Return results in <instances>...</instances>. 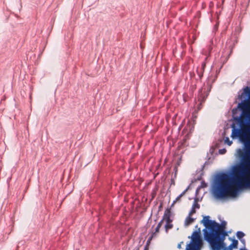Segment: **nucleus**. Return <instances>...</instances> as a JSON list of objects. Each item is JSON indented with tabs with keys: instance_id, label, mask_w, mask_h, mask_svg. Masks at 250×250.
Returning a JSON list of instances; mask_svg holds the SVG:
<instances>
[{
	"instance_id": "nucleus-1",
	"label": "nucleus",
	"mask_w": 250,
	"mask_h": 250,
	"mask_svg": "<svg viewBox=\"0 0 250 250\" xmlns=\"http://www.w3.org/2000/svg\"><path fill=\"white\" fill-rule=\"evenodd\" d=\"M232 112L231 137L239 138L244 147L236 151L240 163L232 167V176L226 173L218 176L213 191L218 199L235 197L239 190L250 187V104H238Z\"/></svg>"
},
{
	"instance_id": "nucleus-16",
	"label": "nucleus",
	"mask_w": 250,
	"mask_h": 250,
	"mask_svg": "<svg viewBox=\"0 0 250 250\" xmlns=\"http://www.w3.org/2000/svg\"><path fill=\"white\" fill-rule=\"evenodd\" d=\"M195 212H196L195 208L192 207V208L188 214L189 215V216H192L193 214L195 213Z\"/></svg>"
},
{
	"instance_id": "nucleus-18",
	"label": "nucleus",
	"mask_w": 250,
	"mask_h": 250,
	"mask_svg": "<svg viewBox=\"0 0 250 250\" xmlns=\"http://www.w3.org/2000/svg\"><path fill=\"white\" fill-rule=\"evenodd\" d=\"M163 222H164V220L163 219H162L158 224L157 227H159V228H161V226H162L163 224Z\"/></svg>"
},
{
	"instance_id": "nucleus-5",
	"label": "nucleus",
	"mask_w": 250,
	"mask_h": 250,
	"mask_svg": "<svg viewBox=\"0 0 250 250\" xmlns=\"http://www.w3.org/2000/svg\"><path fill=\"white\" fill-rule=\"evenodd\" d=\"M171 215V209L170 208H167L164 212V216L163 217V220L164 221L170 218Z\"/></svg>"
},
{
	"instance_id": "nucleus-10",
	"label": "nucleus",
	"mask_w": 250,
	"mask_h": 250,
	"mask_svg": "<svg viewBox=\"0 0 250 250\" xmlns=\"http://www.w3.org/2000/svg\"><path fill=\"white\" fill-rule=\"evenodd\" d=\"M173 227V225L172 224H166L165 226V229L166 233L168 232L169 229H172Z\"/></svg>"
},
{
	"instance_id": "nucleus-15",
	"label": "nucleus",
	"mask_w": 250,
	"mask_h": 250,
	"mask_svg": "<svg viewBox=\"0 0 250 250\" xmlns=\"http://www.w3.org/2000/svg\"><path fill=\"white\" fill-rule=\"evenodd\" d=\"M227 150L225 148H222L219 150V153L220 154H224L226 153Z\"/></svg>"
},
{
	"instance_id": "nucleus-8",
	"label": "nucleus",
	"mask_w": 250,
	"mask_h": 250,
	"mask_svg": "<svg viewBox=\"0 0 250 250\" xmlns=\"http://www.w3.org/2000/svg\"><path fill=\"white\" fill-rule=\"evenodd\" d=\"M187 190H188V189H185L182 193H181L176 198V199L173 202V203H172V205L171 206V207H173L176 202L180 201L181 198L185 194V193H186Z\"/></svg>"
},
{
	"instance_id": "nucleus-14",
	"label": "nucleus",
	"mask_w": 250,
	"mask_h": 250,
	"mask_svg": "<svg viewBox=\"0 0 250 250\" xmlns=\"http://www.w3.org/2000/svg\"><path fill=\"white\" fill-rule=\"evenodd\" d=\"M221 249H223V250H232L233 248L230 245L228 247H225V244H224V247Z\"/></svg>"
},
{
	"instance_id": "nucleus-3",
	"label": "nucleus",
	"mask_w": 250,
	"mask_h": 250,
	"mask_svg": "<svg viewBox=\"0 0 250 250\" xmlns=\"http://www.w3.org/2000/svg\"><path fill=\"white\" fill-rule=\"evenodd\" d=\"M192 244L191 245L192 249L198 248L202 245V241L201 239L200 233L194 231L192 235Z\"/></svg>"
},
{
	"instance_id": "nucleus-13",
	"label": "nucleus",
	"mask_w": 250,
	"mask_h": 250,
	"mask_svg": "<svg viewBox=\"0 0 250 250\" xmlns=\"http://www.w3.org/2000/svg\"><path fill=\"white\" fill-rule=\"evenodd\" d=\"M193 208H195V209L196 208H200V205L199 204H198V203L196 201H195L193 205H192V207Z\"/></svg>"
},
{
	"instance_id": "nucleus-2",
	"label": "nucleus",
	"mask_w": 250,
	"mask_h": 250,
	"mask_svg": "<svg viewBox=\"0 0 250 250\" xmlns=\"http://www.w3.org/2000/svg\"><path fill=\"white\" fill-rule=\"evenodd\" d=\"M209 216L204 217L202 223L210 230V232L206 234V237L210 243L213 250H220L224 247L225 237L227 235L225 231L227 223L223 221L221 225L215 221L209 219Z\"/></svg>"
},
{
	"instance_id": "nucleus-19",
	"label": "nucleus",
	"mask_w": 250,
	"mask_h": 250,
	"mask_svg": "<svg viewBox=\"0 0 250 250\" xmlns=\"http://www.w3.org/2000/svg\"><path fill=\"white\" fill-rule=\"evenodd\" d=\"M165 221L166 222V224H172V220L171 218L167 219Z\"/></svg>"
},
{
	"instance_id": "nucleus-7",
	"label": "nucleus",
	"mask_w": 250,
	"mask_h": 250,
	"mask_svg": "<svg viewBox=\"0 0 250 250\" xmlns=\"http://www.w3.org/2000/svg\"><path fill=\"white\" fill-rule=\"evenodd\" d=\"M205 67V64L203 63L201 68H198L197 69V74L201 78L203 76V73Z\"/></svg>"
},
{
	"instance_id": "nucleus-17",
	"label": "nucleus",
	"mask_w": 250,
	"mask_h": 250,
	"mask_svg": "<svg viewBox=\"0 0 250 250\" xmlns=\"http://www.w3.org/2000/svg\"><path fill=\"white\" fill-rule=\"evenodd\" d=\"M163 222H164V220L163 219H162L158 224L157 227H159V228H161V226H162L163 224Z\"/></svg>"
},
{
	"instance_id": "nucleus-12",
	"label": "nucleus",
	"mask_w": 250,
	"mask_h": 250,
	"mask_svg": "<svg viewBox=\"0 0 250 250\" xmlns=\"http://www.w3.org/2000/svg\"><path fill=\"white\" fill-rule=\"evenodd\" d=\"M238 241L236 240H233L230 245L233 248H237L238 246Z\"/></svg>"
},
{
	"instance_id": "nucleus-11",
	"label": "nucleus",
	"mask_w": 250,
	"mask_h": 250,
	"mask_svg": "<svg viewBox=\"0 0 250 250\" xmlns=\"http://www.w3.org/2000/svg\"><path fill=\"white\" fill-rule=\"evenodd\" d=\"M224 142L225 144H227L229 146H230L232 144V141H230L229 137H227L224 139Z\"/></svg>"
},
{
	"instance_id": "nucleus-4",
	"label": "nucleus",
	"mask_w": 250,
	"mask_h": 250,
	"mask_svg": "<svg viewBox=\"0 0 250 250\" xmlns=\"http://www.w3.org/2000/svg\"><path fill=\"white\" fill-rule=\"evenodd\" d=\"M160 229V228L156 227L155 231L152 232L151 236L149 238L146 243V244H148V246H149L150 241L152 239V238L157 236L158 233L159 232Z\"/></svg>"
},
{
	"instance_id": "nucleus-9",
	"label": "nucleus",
	"mask_w": 250,
	"mask_h": 250,
	"mask_svg": "<svg viewBox=\"0 0 250 250\" xmlns=\"http://www.w3.org/2000/svg\"><path fill=\"white\" fill-rule=\"evenodd\" d=\"M237 237L240 240L242 241V239L245 236V234L242 231H237L236 233Z\"/></svg>"
},
{
	"instance_id": "nucleus-6",
	"label": "nucleus",
	"mask_w": 250,
	"mask_h": 250,
	"mask_svg": "<svg viewBox=\"0 0 250 250\" xmlns=\"http://www.w3.org/2000/svg\"><path fill=\"white\" fill-rule=\"evenodd\" d=\"M195 220V219L191 217V216H189L188 214V216L186 218L185 221V225L186 226H188L189 225L191 224L194 222Z\"/></svg>"
},
{
	"instance_id": "nucleus-20",
	"label": "nucleus",
	"mask_w": 250,
	"mask_h": 250,
	"mask_svg": "<svg viewBox=\"0 0 250 250\" xmlns=\"http://www.w3.org/2000/svg\"><path fill=\"white\" fill-rule=\"evenodd\" d=\"M144 250H149L148 244H146V245L145 247V249H144Z\"/></svg>"
},
{
	"instance_id": "nucleus-21",
	"label": "nucleus",
	"mask_w": 250,
	"mask_h": 250,
	"mask_svg": "<svg viewBox=\"0 0 250 250\" xmlns=\"http://www.w3.org/2000/svg\"><path fill=\"white\" fill-rule=\"evenodd\" d=\"M242 241H241L242 242H243V243H245V240H244V239H242Z\"/></svg>"
}]
</instances>
